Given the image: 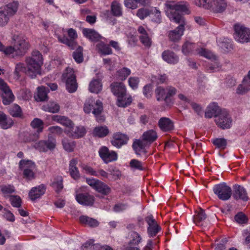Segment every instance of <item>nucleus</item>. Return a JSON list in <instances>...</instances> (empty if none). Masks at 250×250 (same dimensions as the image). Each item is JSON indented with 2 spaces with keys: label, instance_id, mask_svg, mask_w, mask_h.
I'll list each match as a JSON object with an SVG mask.
<instances>
[{
  "label": "nucleus",
  "instance_id": "60",
  "mask_svg": "<svg viewBox=\"0 0 250 250\" xmlns=\"http://www.w3.org/2000/svg\"><path fill=\"white\" fill-rule=\"evenodd\" d=\"M131 240L130 241V244L133 245H138L141 242L142 238L141 236L135 231H133L131 234Z\"/></svg>",
  "mask_w": 250,
  "mask_h": 250
},
{
  "label": "nucleus",
  "instance_id": "55",
  "mask_svg": "<svg viewBox=\"0 0 250 250\" xmlns=\"http://www.w3.org/2000/svg\"><path fill=\"white\" fill-rule=\"evenodd\" d=\"M9 113L14 117H21L22 116V110L19 105L14 104L10 108Z\"/></svg>",
  "mask_w": 250,
  "mask_h": 250
},
{
  "label": "nucleus",
  "instance_id": "46",
  "mask_svg": "<svg viewBox=\"0 0 250 250\" xmlns=\"http://www.w3.org/2000/svg\"><path fill=\"white\" fill-rule=\"evenodd\" d=\"M197 54L211 60H216L217 57L211 51L203 48H198L196 51Z\"/></svg>",
  "mask_w": 250,
  "mask_h": 250
},
{
  "label": "nucleus",
  "instance_id": "63",
  "mask_svg": "<svg viewBox=\"0 0 250 250\" xmlns=\"http://www.w3.org/2000/svg\"><path fill=\"white\" fill-rule=\"evenodd\" d=\"M10 201L13 207L19 208L21 206V200L18 196H11Z\"/></svg>",
  "mask_w": 250,
  "mask_h": 250
},
{
  "label": "nucleus",
  "instance_id": "58",
  "mask_svg": "<svg viewBox=\"0 0 250 250\" xmlns=\"http://www.w3.org/2000/svg\"><path fill=\"white\" fill-rule=\"evenodd\" d=\"M140 79L137 77H130L128 80L129 86L133 89L136 90L138 88Z\"/></svg>",
  "mask_w": 250,
  "mask_h": 250
},
{
  "label": "nucleus",
  "instance_id": "28",
  "mask_svg": "<svg viewBox=\"0 0 250 250\" xmlns=\"http://www.w3.org/2000/svg\"><path fill=\"white\" fill-rule=\"evenodd\" d=\"M250 90V71L249 72L248 77L244 78L242 83L238 86L236 93L243 95Z\"/></svg>",
  "mask_w": 250,
  "mask_h": 250
},
{
  "label": "nucleus",
  "instance_id": "56",
  "mask_svg": "<svg viewBox=\"0 0 250 250\" xmlns=\"http://www.w3.org/2000/svg\"><path fill=\"white\" fill-rule=\"evenodd\" d=\"M212 143L217 148L224 149L227 146V141L224 138H216L212 140Z\"/></svg>",
  "mask_w": 250,
  "mask_h": 250
},
{
  "label": "nucleus",
  "instance_id": "59",
  "mask_svg": "<svg viewBox=\"0 0 250 250\" xmlns=\"http://www.w3.org/2000/svg\"><path fill=\"white\" fill-rule=\"evenodd\" d=\"M83 48L79 46L76 52L73 54V57L75 61L78 63H81L83 61V56L82 54Z\"/></svg>",
  "mask_w": 250,
  "mask_h": 250
},
{
  "label": "nucleus",
  "instance_id": "13",
  "mask_svg": "<svg viewBox=\"0 0 250 250\" xmlns=\"http://www.w3.org/2000/svg\"><path fill=\"white\" fill-rule=\"evenodd\" d=\"M64 133L69 137L73 139H79L83 137L86 133L85 128L81 125L75 126L73 124L69 128H65Z\"/></svg>",
  "mask_w": 250,
  "mask_h": 250
},
{
  "label": "nucleus",
  "instance_id": "5",
  "mask_svg": "<svg viewBox=\"0 0 250 250\" xmlns=\"http://www.w3.org/2000/svg\"><path fill=\"white\" fill-rule=\"evenodd\" d=\"M19 166L26 180L31 181L35 179L37 167L34 162L28 159H22L19 162Z\"/></svg>",
  "mask_w": 250,
  "mask_h": 250
},
{
  "label": "nucleus",
  "instance_id": "2",
  "mask_svg": "<svg viewBox=\"0 0 250 250\" xmlns=\"http://www.w3.org/2000/svg\"><path fill=\"white\" fill-rule=\"evenodd\" d=\"M14 46H7V55L11 58L21 57L25 55L30 47L29 42L23 35H14L12 38Z\"/></svg>",
  "mask_w": 250,
  "mask_h": 250
},
{
  "label": "nucleus",
  "instance_id": "35",
  "mask_svg": "<svg viewBox=\"0 0 250 250\" xmlns=\"http://www.w3.org/2000/svg\"><path fill=\"white\" fill-rule=\"evenodd\" d=\"M218 46L224 52H228L232 48L231 41L228 39H219L217 40Z\"/></svg>",
  "mask_w": 250,
  "mask_h": 250
},
{
  "label": "nucleus",
  "instance_id": "36",
  "mask_svg": "<svg viewBox=\"0 0 250 250\" xmlns=\"http://www.w3.org/2000/svg\"><path fill=\"white\" fill-rule=\"evenodd\" d=\"M13 121L10 118H7L6 115L2 112H0V126L4 129L11 127L13 125Z\"/></svg>",
  "mask_w": 250,
  "mask_h": 250
},
{
  "label": "nucleus",
  "instance_id": "54",
  "mask_svg": "<svg viewBox=\"0 0 250 250\" xmlns=\"http://www.w3.org/2000/svg\"><path fill=\"white\" fill-rule=\"evenodd\" d=\"M62 144L63 148L68 152H72L76 146V143L74 141H70L66 138L62 140Z\"/></svg>",
  "mask_w": 250,
  "mask_h": 250
},
{
  "label": "nucleus",
  "instance_id": "23",
  "mask_svg": "<svg viewBox=\"0 0 250 250\" xmlns=\"http://www.w3.org/2000/svg\"><path fill=\"white\" fill-rule=\"evenodd\" d=\"M82 33L83 36L91 42H97L100 39L103 38L98 32L93 29L83 28Z\"/></svg>",
  "mask_w": 250,
  "mask_h": 250
},
{
  "label": "nucleus",
  "instance_id": "62",
  "mask_svg": "<svg viewBox=\"0 0 250 250\" xmlns=\"http://www.w3.org/2000/svg\"><path fill=\"white\" fill-rule=\"evenodd\" d=\"M150 11L149 9L145 8H141L139 9L136 13L137 17L141 20L145 19L148 16L150 15Z\"/></svg>",
  "mask_w": 250,
  "mask_h": 250
},
{
  "label": "nucleus",
  "instance_id": "61",
  "mask_svg": "<svg viewBox=\"0 0 250 250\" xmlns=\"http://www.w3.org/2000/svg\"><path fill=\"white\" fill-rule=\"evenodd\" d=\"M52 187L56 192H59L63 188L62 178V177L58 178L52 183Z\"/></svg>",
  "mask_w": 250,
  "mask_h": 250
},
{
  "label": "nucleus",
  "instance_id": "6",
  "mask_svg": "<svg viewBox=\"0 0 250 250\" xmlns=\"http://www.w3.org/2000/svg\"><path fill=\"white\" fill-rule=\"evenodd\" d=\"M83 110L86 113H89L91 111L96 117L98 122H102L104 119L102 117H98L103 110V105L102 102L97 100L96 102L91 98L87 99L84 104Z\"/></svg>",
  "mask_w": 250,
  "mask_h": 250
},
{
  "label": "nucleus",
  "instance_id": "10",
  "mask_svg": "<svg viewBox=\"0 0 250 250\" xmlns=\"http://www.w3.org/2000/svg\"><path fill=\"white\" fill-rule=\"evenodd\" d=\"M61 32L62 34L67 32L68 36L70 39H69L65 36H62L60 35H59L57 33H56L55 35L58 38V41L60 42L65 44L68 45L71 48L73 49L76 44L74 40H75L78 37L76 30L73 28H70L68 30H66L64 29H62L61 30Z\"/></svg>",
  "mask_w": 250,
  "mask_h": 250
},
{
  "label": "nucleus",
  "instance_id": "14",
  "mask_svg": "<svg viewBox=\"0 0 250 250\" xmlns=\"http://www.w3.org/2000/svg\"><path fill=\"white\" fill-rule=\"evenodd\" d=\"M100 158L105 164L115 161L118 159V155L114 151L110 150L105 146H102L99 150Z\"/></svg>",
  "mask_w": 250,
  "mask_h": 250
},
{
  "label": "nucleus",
  "instance_id": "53",
  "mask_svg": "<svg viewBox=\"0 0 250 250\" xmlns=\"http://www.w3.org/2000/svg\"><path fill=\"white\" fill-rule=\"evenodd\" d=\"M152 21L157 23L161 22L162 18L160 11L156 7H153L150 11Z\"/></svg>",
  "mask_w": 250,
  "mask_h": 250
},
{
  "label": "nucleus",
  "instance_id": "31",
  "mask_svg": "<svg viewBox=\"0 0 250 250\" xmlns=\"http://www.w3.org/2000/svg\"><path fill=\"white\" fill-rule=\"evenodd\" d=\"M148 144L142 139L135 141L132 145V147L135 153L137 155H140L141 152L146 153V151L145 147Z\"/></svg>",
  "mask_w": 250,
  "mask_h": 250
},
{
  "label": "nucleus",
  "instance_id": "25",
  "mask_svg": "<svg viewBox=\"0 0 250 250\" xmlns=\"http://www.w3.org/2000/svg\"><path fill=\"white\" fill-rule=\"evenodd\" d=\"M128 140V138L126 135L116 133L114 134L113 139L111 142L113 146L117 148H120L122 146L127 143Z\"/></svg>",
  "mask_w": 250,
  "mask_h": 250
},
{
  "label": "nucleus",
  "instance_id": "1",
  "mask_svg": "<svg viewBox=\"0 0 250 250\" xmlns=\"http://www.w3.org/2000/svg\"><path fill=\"white\" fill-rule=\"evenodd\" d=\"M165 10L170 21L177 23H186L184 18L178 12L189 14L190 11L188 5L174 1H167L164 4Z\"/></svg>",
  "mask_w": 250,
  "mask_h": 250
},
{
  "label": "nucleus",
  "instance_id": "21",
  "mask_svg": "<svg viewBox=\"0 0 250 250\" xmlns=\"http://www.w3.org/2000/svg\"><path fill=\"white\" fill-rule=\"evenodd\" d=\"M210 9L216 13L222 12L225 10L227 6L226 0H210L209 1Z\"/></svg>",
  "mask_w": 250,
  "mask_h": 250
},
{
  "label": "nucleus",
  "instance_id": "49",
  "mask_svg": "<svg viewBox=\"0 0 250 250\" xmlns=\"http://www.w3.org/2000/svg\"><path fill=\"white\" fill-rule=\"evenodd\" d=\"M30 125L31 127L35 130V131L41 133L43 128V122L39 118H35L31 122Z\"/></svg>",
  "mask_w": 250,
  "mask_h": 250
},
{
  "label": "nucleus",
  "instance_id": "47",
  "mask_svg": "<svg viewBox=\"0 0 250 250\" xmlns=\"http://www.w3.org/2000/svg\"><path fill=\"white\" fill-rule=\"evenodd\" d=\"M129 166L133 170L142 171L146 168L144 164L137 159L131 160L129 162Z\"/></svg>",
  "mask_w": 250,
  "mask_h": 250
},
{
  "label": "nucleus",
  "instance_id": "17",
  "mask_svg": "<svg viewBox=\"0 0 250 250\" xmlns=\"http://www.w3.org/2000/svg\"><path fill=\"white\" fill-rule=\"evenodd\" d=\"M75 198L77 201L83 206H92L94 202V196L87 193H79L78 191H76Z\"/></svg>",
  "mask_w": 250,
  "mask_h": 250
},
{
  "label": "nucleus",
  "instance_id": "52",
  "mask_svg": "<svg viewBox=\"0 0 250 250\" xmlns=\"http://www.w3.org/2000/svg\"><path fill=\"white\" fill-rule=\"evenodd\" d=\"M111 12L116 17H120L122 15L121 4L117 1H113L111 4Z\"/></svg>",
  "mask_w": 250,
  "mask_h": 250
},
{
  "label": "nucleus",
  "instance_id": "39",
  "mask_svg": "<svg viewBox=\"0 0 250 250\" xmlns=\"http://www.w3.org/2000/svg\"><path fill=\"white\" fill-rule=\"evenodd\" d=\"M207 218V215L205 211L199 208L195 211V214L193 216V222L197 225H200V223L204 221Z\"/></svg>",
  "mask_w": 250,
  "mask_h": 250
},
{
  "label": "nucleus",
  "instance_id": "45",
  "mask_svg": "<svg viewBox=\"0 0 250 250\" xmlns=\"http://www.w3.org/2000/svg\"><path fill=\"white\" fill-rule=\"evenodd\" d=\"M109 133V130L106 126H98L95 127L93 130V134L95 136L104 137Z\"/></svg>",
  "mask_w": 250,
  "mask_h": 250
},
{
  "label": "nucleus",
  "instance_id": "22",
  "mask_svg": "<svg viewBox=\"0 0 250 250\" xmlns=\"http://www.w3.org/2000/svg\"><path fill=\"white\" fill-rule=\"evenodd\" d=\"M180 25L174 30L170 31L168 33L169 39L173 42H176L179 40L184 34L185 30V25L186 23H179Z\"/></svg>",
  "mask_w": 250,
  "mask_h": 250
},
{
  "label": "nucleus",
  "instance_id": "57",
  "mask_svg": "<svg viewBox=\"0 0 250 250\" xmlns=\"http://www.w3.org/2000/svg\"><path fill=\"white\" fill-rule=\"evenodd\" d=\"M27 68L24 66V64L22 63H18L16 65L15 71H14V79H18L20 77L19 72L21 71H23L26 73Z\"/></svg>",
  "mask_w": 250,
  "mask_h": 250
},
{
  "label": "nucleus",
  "instance_id": "9",
  "mask_svg": "<svg viewBox=\"0 0 250 250\" xmlns=\"http://www.w3.org/2000/svg\"><path fill=\"white\" fill-rule=\"evenodd\" d=\"M213 190L218 198L222 201L228 200L232 195L231 188L225 183L215 185L213 188Z\"/></svg>",
  "mask_w": 250,
  "mask_h": 250
},
{
  "label": "nucleus",
  "instance_id": "41",
  "mask_svg": "<svg viewBox=\"0 0 250 250\" xmlns=\"http://www.w3.org/2000/svg\"><path fill=\"white\" fill-rule=\"evenodd\" d=\"M42 109L46 112L55 113L59 112L60 106L55 102H49L42 105Z\"/></svg>",
  "mask_w": 250,
  "mask_h": 250
},
{
  "label": "nucleus",
  "instance_id": "40",
  "mask_svg": "<svg viewBox=\"0 0 250 250\" xmlns=\"http://www.w3.org/2000/svg\"><path fill=\"white\" fill-rule=\"evenodd\" d=\"M132 102V97L130 95L122 96L117 98V105L119 107H125Z\"/></svg>",
  "mask_w": 250,
  "mask_h": 250
},
{
  "label": "nucleus",
  "instance_id": "11",
  "mask_svg": "<svg viewBox=\"0 0 250 250\" xmlns=\"http://www.w3.org/2000/svg\"><path fill=\"white\" fill-rule=\"evenodd\" d=\"M214 121L217 126L223 129L230 128L232 123L231 117L229 112L225 109L216 117Z\"/></svg>",
  "mask_w": 250,
  "mask_h": 250
},
{
  "label": "nucleus",
  "instance_id": "50",
  "mask_svg": "<svg viewBox=\"0 0 250 250\" xmlns=\"http://www.w3.org/2000/svg\"><path fill=\"white\" fill-rule=\"evenodd\" d=\"M97 47L98 51L103 55H109L112 53V49L110 46L103 42L98 43Z\"/></svg>",
  "mask_w": 250,
  "mask_h": 250
},
{
  "label": "nucleus",
  "instance_id": "43",
  "mask_svg": "<svg viewBox=\"0 0 250 250\" xmlns=\"http://www.w3.org/2000/svg\"><path fill=\"white\" fill-rule=\"evenodd\" d=\"M37 96H35V99L38 102H42L46 100L47 98L48 88L44 86L38 87Z\"/></svg>",
  "mask_w": 250,
  "mask_h": 250
},
{
  "label": "nucleus",
  "instance_id": "20",
  "mask_svg": "<svg viewBox=\"0 0 250 250\" xmlns=\"http://www.w3.org/2000/svg\"><path fill=\"white\" fill-rule=\"evenodd\" d=\"M233 197L236 200H242L244 201L249 199L246 189L242 186L235 185L233 186Z\"/></svg>",
  "mask_w": 250,
  "mask_h": 250
},
{
  "label": "nucleus",
  "instance_id": "27",
  "mask_svg": "<svg viewBox=\"0 0 250 250\" xmlns=\"http://www.w3.org/2000/svg\"><path fill=\"white\" fill-rule=\"evenodd\" d=\"M163 60L170 64H175L179 62L178 56L170 50L164 51L162 54Z\"/></svg>",
  "mask_w": 250,
  "mask_h": 250
},
{
  "label": "nucleus",
  "instance_id": "16",
  "mask_svg": "<svg viewBox=\"0 0 250 250\" xmlns=\"http://www.w3.org/2000/svg\"><path fill=\"white\" fill-rule=\"evenodd\" d=\"M145 220L148 227H147V233L149 237L155 236L161 230L160 227L152 215L147 216Z\"/></svg>",
  "mask_w": 250,
  "mask_h": 250
},
{
  "label": "nucleus",
  "instance_id": "12",
  "mask_svg": "<svg viewBox=\"0 0 250 250\" xmlns=\"http://www.w3.org/2000/svg\"><path fill=\"white\" fill-rule=\"evenodd\" d=\"M86 183L93 189L104 195L108 194L110 191V188L101 181L95 178H86Z\"/></svg>",
  "mask_w": 250,
  "mask_h": 250
},
{
  "label": "nucleus",
  "instance_id": "18",
  "mask_svg": "<svg viewBox=\"0 0 250 250\" xmlns=\"http://www.w3.org/2000/svg\"><path fill=\"white\" fill-rule=\"evenodd\" d=\"M45 187L43 184L34 187L30 190L29 197L32 201H34L40 198L45 193Z\"/></svg>",
  "mask_w": 250,
  "mask_h": 250
},
{
  "label": "nucleus",
  "instance_id": "32",
  "mask_svg": "<svg viewBox=\"0 0 250 250\" xmlns=\"http://www.w3.org/2000/svg\"><path fill=\"white\" fill-rule=\"evenodd\" d=\"M198 48L195 43L187 41L183 44L182 50L183 54L186 55L189 54H197L196 51Z\"/></svg>",
  "mask_w": 250,
  "mask_h": 250
},
{
  "label": "nucleus",
  "instance_id": "8",
  "mask_svg": "<svg viewBox=\"0 0 250 250\" xmlns=\"http://www.w3.org/2000/svg\"><path fill=\"white\" fill-rule=\"evenodd\" d=\"M62 81L65 83L66 88L70 93H73L77 89L76 76L72 68H67L62 75Z\"/></svg>",
  "mask_w": 250,
  "mask_h": 250
},
{
  "label": "nucleus",
  "instance_id": "19",
  "mask_svg": "<svg viewBox=\"0 0 250 250\" xmlns=\"http://www.w3.org/2000/svg\"><path fill=\"white\" fill-rule=\"evenodd\" d=\"M110 88L113 94L117 98L126 94V88L123 83L114 82L111 84Z\"/></svg>",
  "mask_w": 250,
  "mask_h": 250
},
{
  "label": "nucleus",
  "instance_id": "51",
  "mask_svg": "<svg viewBox=\"0 0 250 250\" xmlns=\"http://www.w3.org/2000/svg\"><path fill=\"white\" fill-rule=\"evenodd\" d=\"M2 103L4 105H9L12 103L15 99V96L12 91H9L1 95Z\"/></svg>",
  "mask_w": 250,
  "mask_h": 250
},
{
  "label": "nucleus",
  "instance_id": "29",
  "mask_svg": "<svg viewBox=\"0 0 250 250\" xmlns=\"http://www.w3.org/2000/svg\"><path fill=\"white\" fill-rule=\"evenodd\" d=\"M158 125L160 129L165 132L170 131L174 128L172 122L166 117L161 118L159 121Z\"/></svg>",
  "mask_w": 250,
  "mask_h": 250
},
{
  "label": "nucleus",
  "instance_id": "44",
  "mask_svg": "<svg viewBox=\"0 0 250 250\" xmlns=\"http://www.w3.org/2000/svg\"><path fill=\"white\" fill-rule=\"evenodd\" d=\"M102 89V84L99 79L93 80L89 83V90L92 93H98Z\"/></svg>",
  "mask_w": 250,
  "mask_h": 250
},
{
  "label": "nucleus",
  "instance_id": "15",
  "mask_svg": "<svg viewBox=\"0 0 250 250\" xmlns=\"http://www.w3.org/2000/svg\"><path fill=\"white\" fill-rule=\"evenodd\" d=\"M56 140L54 138H48L47 141L41 140L34 144L33 147L42 152H46L48 150H52L56 146Z\"/></svg>",
  "mask_w": 250,
  "mask_h": 250
},
{
  "label": "nucleus",
  "instance_id": "42",
  "mask_svg": "<svg viewBox=\"0 0 250 250\" xmlns=\"http://www.w3.org/2000/svg\"><path fill=\"white\" fill-rule=\"evenodd\" d=\"M131 74V70L127 67H123L118 70L116 73L117 79L120 81H125Z\"/></svg>",
  "mask_w": 250,
  "mask_h": 250
},
{
  "label": "nucleus",
  "instance_id": "4",
  "mask_svg": "<svg viewBox=\"0 0 250 250\" xmlns=\"http://www.w3.org/2000/svg\"><path fill=\"white\" fill-rule=\"evenodd\" d=\"M19 3L13 1L0 7V27H3L7 24L10 18L17 13Z\"/></svg>",
  "mask_w": 250,
  "mask_h": 250
},
{
  "label": "nucleus",
  "instance_id": "3",
  "mask_svg": "<svg viewBox=\"0 0 250 250\" xmlns=\"http://www.w3.org/2000/svg\"><path fill=\"white\" fill-rule=\"evenodd\" d=\"M27 70L26 73L31 78H34L40 73V69L43 63L42 55L38 51L32 52L31 56L25 59Z\"/></svg>",
  "mask_w": 250,
  "mask_h": 250
},
{
  "label": "nucleus",
  "instance_id": "7",
  "mask_svg": "<svg viewBox=\"0 0 250 250\" xmlns=\"http://www.w3.org/2000/svg\"><path fill=\"white\" fill-rule=\"evenodd\" d=\"M234 38L240 43L250 42V28L245 25L237 23L234 25Z\"/></svg>",
  "mask_w": 250,
  "mask_h": 250
},
{
  "label": "nucleus",
  "instance_id": "33",
  "mask_svg": "<svg viewBox=\"0 0 250 250\" xmlns=\"http://www.w3.org/2000/svg\"><path fill=\"white\" fill-rule=\"evenodd\" d=\"M157 133L152 129L145 131L142 136V139L148 145L154 142L157 139Z\"/></svg>",
  "mask_w": 250,
  "mask_h": 250
},
{
  "label": "nucleus",
  "instance_id": "30",
  "mask_svg": "<svg viewBox=\"0 0 250 250\" xmlns=\"http://www.w3.org/2000/svg\"><path fill=\"white\" fill-rule=\"evenodd\" d=\"M138 31L140 34L139 38L141 42L146 47H149L151 45V40L146 29L143 26H139Z\"/></svg>",
  "mask_w": 250,
  "mask_h": 250
},
{
  "label": "nucleus",
  "instance_id": "38",
  "mask_svg": "<svg viewBox=\"0 0 250 250\" xmlns=\"http://www.w3.org/2000/svg\"><path fill=\"white\" fill-rule=\"evenodd\" d=\"M155 94L157 100L159 101H164L167 102L169 100L166 87L162 86L157 87L155 90Z\"/></svg>",
  "mask_w": 250,
  "mask_h": 250
},
{
  "label": "nucleus",
  "instance_id": "34",
  "mask_svg": "<svg viewBox=\"0 0 250 250\" xmlns=\"http://www.w3.org/2000/svg\"><path fill=\"white\" fill-rule=\"evenodd\" d=\"M78 161L76 159H72L69 163V170L71 177L74 179H78L80 176V173L76 165Z\"/></svg>",
  "mask_w": 250,
  "mask_h": 250
},
{
  "label": "nucleus",
  "instance_id": "64",
  "mask_svg": "<svg viewBox=\"0 0 250 250\" xmlns=\"http://www.w3.org/2000/svg\"><path fill=\"white\" fill-rule=\"evenodd\" d=\"M19 95L24 100H28L32 97L30 90L26 89H21L19 92Z\"/></svg>",
  "mask_w": 250,
  "mask_h": 250
},
{
  "label": "nucleus",
  "instance_id": "26",
  "mask_svg": "<svg viewBox=\"0 0 250 250\" xmlns=\"http://www.w3.org/2000/svg\"><path fill=\"white\" fill-rule=\"evenodd\" d=\"M223 110H221L219 106L215 103L209 104L205 112V116L207 118H211L218 116Z\"/></svg>",
  "mask_w": 250,
  "mask_h": 250
},
{
  "label": "nucleus",
  "instance_id": "48",
  "mask_svg": "<svg viewBox=\"0 0 250 250\" xmlns=\"http://www.w3.org/2000/svg\"><path fill=\"white\" fill-rule=\"evenodd\" d=\"M80 221L81 223L91 227H96L99 224L98 222L96 220L86 216H81L80 217Z\"/></svg>",
  "mask_w": 250,
  "mask_h": 250
},
{
  "label": "nucleus",
  "instance_id": "37",
  "mask_svg": "<svg viewBox=\"0 0 250 250\" xmlns=\"http://www.w3.org/2000/svg\"><path fill=\"white\" fill-rule=\"evenodd\" d=\"M40 134V133L36 131L25 132L21 137V140L23 142L25 143L36 141L39 139Z\"/></svg>",
  "mask_w": 250,
  "mask_h": 250
},
{
  "label": "nucleus",
  "instance_id": "24",
  "mask_svg": "<svg viewBox=\"0 0 250 250\" xmlns=\"http://www.w3.org/2000/svg\"><path fill=\"white\" fill-rule=\"evenodd\" d=\"M81 248L83 250H113L107 246H101L99 244H94V240H90L83 244Z\"/></svg>",
  "mask_w": 250,
  "mask_h": 250
}]
</instances>
